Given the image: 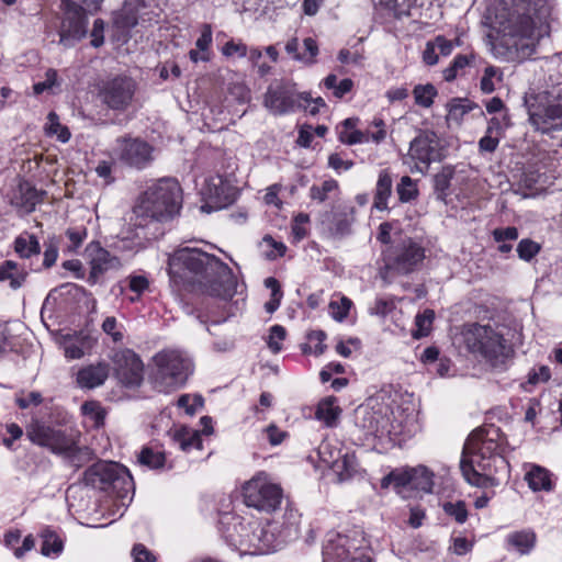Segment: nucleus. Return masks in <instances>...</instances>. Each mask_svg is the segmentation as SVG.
Here are the masks:
<instances>
[{"mask_svg": "<svg viewBox=\"0 0 562 562\" xmlns=\"http://www.w3.org/2000/svg\"><path fill=\"white\" fill-rule=\"evenodd\" d=\"M110 483V491L124 501L134 493V481L127 468L116 464Z\"/></svg>", "mask_w": 562, "mask_h": 562, "instance_id": "nucleus-27", "label": "nucleus"}, {"mask_svg": "<svg viewBox=\"0 0 562 562\" xmlns=\"http://www.w3.org/2000/svg\"><path fill=\"white\" fill-rule=\"evenodd\" d=\"M205 194L215 209H224L236 199V189L222 177L212 178L205 188Z\"/></svg>", "mask_w": 562, "mask_h": 562, "instance_id": "nucleus-19", "label": "nucleus"}, {"mask_svg": "<svg viewBox=\"0 0 562 562\" xmlns=\"http://www.w3.org/2000/svg\"><path fill=\"white\" fill-rule=\"evenodd\" d=\"M352 302L345 296H342L339 301H331L329 303V312L331 317L337 322H342L347 317Z\"/></svg>", "mask_w": 562, "mask_h": 562, "instance_id": "nucleus-50", "label": "nucleus"}, {"mask_svg": "<svg viewBox=\"0 0 562 562\" xmlns=\"http://www.w3.org/2000/svg\"><path fill=\"white\" fill-rule=\"evenodd\" d=\"M443 510L447 515L453 517L454 520L459 524H463L468 519L467 506L465 503L462 501H459L457 503H445Z\"/></svg>", "mask_w": 562, "mask_h": 562, "instance_id": "nucleus-51", "label": "nucleus"}, {"mask_svg": "<svg viewBox=\"0 0 562 562\" xmlns=\"http://www.w3.org/2000/svg\"><path fill=\"white\" fill-rule=\"evenodd\" d=\"M286 331L281 325H273L270 328V334L268 337V347L274 353L279 352L282 349V341L285 339Z\"/></svg>", "mask_w": 562, "mask_h": 562, "instance_id": "nucleus-53", "label": "nucleus"}, {"mask_svg": "<svg viewBox=\"0 0 562 562\" xmlns=\"http://www.w3.org/2000/svg\"><path fill=\"white\" fill-rule=\"evenodd\" d=\"M86 255L90 265V272L88 276V282L90 284H95L109 270H117L122 266L116 256L111 255L97 241H92L87 246Z\"/></svg>", "mask_w": 562, "mask_h": 562, "instance_id": "nucleus-17", "label": "nucleus"}, {"mask_svg": "<svg viewBox=\"0 0 562 562\" xmlns=\"http://www.w3.org/2000/svg\"><path fill=\"white\" fill-rule=\"evenodd\" d=\"M479 108V105L465 98H453L448 104L447 121L460 123L463 116L470 111Z\"/></svg>", "mask_w": 562, "mask_h": 562, "instance_id": "nucleus-36", "label": "nucleus"}, {"mask_svg": "<svg viewBox=\"0 0 562 562\" xmlns=\"http://www.w3.org/2000/svg\"><path fill=\"white\" fill-rule=\"evenodd\" d=\"M45 131L48 135H56L63 143L68 142L71 135L68 127L59 123V117L55 112L48 113Z\"/></svg>", "mask_w": 562, "mask_h": 562, "instance_id": "nucleus-41", "label": "nucleus"}, {"mask_svg": "<svg viewBox=\"0 0 562 562\" xmlns=\"http://www.w3.org/2000/svg\"><path fill=\"white\" fill-rule=\"evenodd\" d=\"M173 442L178 443L182 451L201 449L202 440L196 430L188 427H180L169 432Z\"/></svg>", "mask_w": 562, "mask_h": 562, "instance_id": "nucleus-32", "label": "nucleus"}, {"mask_svg": "<svg viewBox=\"0 0 562 562\" xmlns=\"http://www.w3.org/2000/svg\"><path fill=\"white\" fill-rule=\"evenodd\" d=\"M117 380L128 387L139 386L144 379V363L139 356L128 348L113 351L110 357Z\"/></svg>", "mask_w": 562, "mask_h": 562, "instance_id": "nucleus-15", "label": "nucleus"}, {"mask_svg": "<svg viewBox=\"0 0 562 562\" xmlns=\"http://www.w3.org/2000/svg\"><path fill=\"white\" fill-rule=\"evenodd\" d=\"M551 7L547 0H513L495 16L494 29L508 48L529 54L550 34Z\"/></svg>", "mask_w": 562, "mask_h": 562, "instance_id": "nucleus-1", "label": "nucleus"}, {"mask_svg": "<svg viewBox=\"0 0 562 562\" xmlns=\"http://www.w3.org/2000/svg\"><path fill=\"white\" fill-rule=\"evenodd\" d=\"M223 55L231 57L237 55L245 57L247 55V46L241 42L228 41L222 48Z\"/></svg>", "mask_w": 562, "mask_h": 562, "instance_id": "nucleus-61", "label": "nucleus"}, {"mask_svg": "<svg viewBox=\"0 0 562 562\" xmlns=\"http://www.w3.org/2000/svg\"><path fill=\"white\" fill-rule=\"evenodd\" d=\"M392 477L393 486L401 493L402 488H409V473L408 468L404 470H394L390 473Z\"/></svg>", "mask_w": 562, "mask_h": 562, "instance_id": "nucleus-58", "label": "nucleus"}, {"mask_svg": "<svg viewBox=\"0 0 562 562\" xmlns=\"http://www.w3.org/2000/svg\"><path fill=\"white\" fill-rule=\"evenodd\" d=\"M262 243L268 247H271L273 250L267 254L269 259H276L277 257H282L286 251V246L282 241H277L270 235H266L262 238Z\"/></svg>", "mask_w": 562, "mask_h": 562, "instance_id": "nucleus-60", "label": "nucleus"}, {"mask_svg": "<svg viewBox=\"0 0 562 562\" xmlns=\"http://www.w3.org/2000/svg\"><path fill=\"white\" fill-rule=\"evenodd\" d=\"M498 74V69L494 66H488L484 69L483 77L480 81V89L483 93L490 94L495 90L493 78Z\"/></svg>", "mask_w": 562, "mask_h": 562, "instance_id": "nucleus-57", "label": "nucleus"}, {"mask_svg": "<svg viewBox=\"0 0 562 562\" xmlns=\"http://www.w3.org/2000/svg\"><path fill=\"white\" fill-rule=\"evenodd\" d=\"M116 464L115 462L98 461L85 471L83 483L100 491H110V483Z\"/></svg>", "mask_w": 562, "mask_h": 562, "instance_id": "nucleus-20", "label": "nucleus"}, {"mask_svg": "<svg viewBox=\"0 0 562 562\" xmlns=\"http://www.w3.org/2000/svg\"><path fill=\"white\" fill-rule=\"evenodd\" d=\"M524 103L536 130L549 133L562 128V88L558 94L548 91L538 95H526Z\"/></svg>", "mask_w": 562, "mask_h": 562, "instance_id": "nucleus-6", "label": "nucleus"}, {"mask_svg": "<svg viewBox=\"0 0 562 562\" xmlns=\"http://www.w3.org/2000/svg\"><path fill=\"white\" fill-rule=\"evenodd\" d=\"M498 448L499 445L497 440L490 437V431L479 429L468 438L463 453H477L483 457H499Z\"/></svg>", "mask_w": 562, "mask_h": 562, "instance_id": "nucleus-21", "label": "nucleus"}, {"mask_svg": "<svg viewBox=\"0 0 562 562\" xmlns=\"http://www.w3.org/2000/svg\"><path fill=\"white\" fill-rule=\"evenodd\" d=\"M473 55H457L449 67H447L442 74L446 81H452L457 76L470 65Z\"/></svg>", "mask_w": 562, "mask_h": 562, "instance_id": "nucleus-43", "label": "nucleus"}, {"mask_svg": "<svg viewBox=\"0 0 562 562\" xmlns=\"http://www.w3.org/2000/svg\"><path fill=\"white\" fill-rule=\"evenodd\" d=\"M14 250L20 258L29 259L41 252V245L35 235L25 233L15 238Z\"/></svg>", "mask_w": 562, "mask_h": 562, "instance_id": "nucleus-35", "label": "nucleus"}, {"mask_svg": "<svg viewBox=\"0 0 562 562\" xmlns=\"http://www.w3.org/2000/svg\"><path fill=\"white\" fill-rule=\"evenodd\" d=\"M134 562H155V555L142 543H137L133 547L132 552Z\"/></svg>", "mask_w": 562, "mask_h": 562, "instance_id": "nucleus-63", "label": "nucleus"}, {"mask_svg": "<svg viewBox=\"0 0 562 562\" xmlns=\"http://www.w3.org/2000/svg\"><path fill=\"white\" fill-rule=\"evenodd\" d=\"M424 259L425 248L412 238H406L387 250L384 257L385 269L397 274H408Z\"/></svg>", "mask_w": 562, "mask_h": 562, "instance_id": "nucleus-9", "label": "nucleus"}, {"mask_svg": "<svg viewBox=\"0 0 562 562\" xmlns=\"http://www.w3.org/2000/svg\"><path fill=\"white\" fill-rule=\"evenodd\" d=\"M373 125L378 127V131L372 133L359 130L351 132L340 131L339 140L347 145L367 143L370 139L375 144H380L386 138L385 123L382 120H374Z\"/></svg>", "mask_w": 562, "mask_h": 562, "instance_id": "nucleus-25", "label": "nucleus"}, {"mask_svg": "<svg viewBox=\"0 0 562 562\" xmlns=\"http://www.w3.org/2000/svg\"><path fill=\"white\" fill-rule=\"evenodd\" d=\"M336 403V397H326L318 403L315 412L316 418L324 422L328 427L336 425V422L341 413V409Z\"/></svg>", "mask_w": 562, "mask_h": 562, "instance_id": "nucleus-33", "label": "nucleus"}, {"mask_svg": "<svg viewBox=\"0 0 562 562\" xmlns=\"http://www.w3.org/2000/svg\"><path fill=\"white\" fill-rule=\"evenodd\" d=\"M182 192L173 179H161L142 195L134 213L138 218L165 222L179 213Z\"/></svg>", "mask_w": 562, "mask_h": 562, "instance_id": "nucleus-3", "label": "nucleus"}, {"mask_svg": "<svg viewBox=\"0 0 562 562\" xmlns=\"http://www.w3.org/2000/svg\"><path fill=\"white\" fill-rule=\"evenodd\" d=\"M151 382L159 392L169 393L182 386L193 372L191 359L177 349H164L153 357Z\"/></svg>", "mask_w": 562, "mask_h": 562, "instance_id": "nucleus-4", "label": "nucleus"}, {"mask_svg": "<svg viewBox=\"0 0 562 562\" xmlns=\"http://www.w3.org/2000/svg\"><path fill=\"white\" fill-rule=\"evenodd\" d=\"M497 462H504L501 457H483L477 453L462 456L460 469L465 481L477 487H487L496 484L493 477Z\"/></svg>", "mask_w": 562, "mask_h": 562, "instance_id": "nucleus-12", "label": "nucleus"}, {"mask_svg": "<svg viewBox=\"0 0 562 562\" xmlns=\"http://www.w3.org/2000/svg\"><path fill=\"white\" fill-rule=\"evenodd\" d=\"M117 322L113 316L106 317L102 323V330L110 335L115 342H120L123 340V334L120 330H116Z\"/></svg>", "mask_w": 562, "mask_h": 562, "instance_id": "nucleus-64", "label": "nucleus"}, {"mask_svg": "<svg viewBox=\"0 0 562 562\" xmlns=\"http://www.w3.org/2000/svg\"><path fill=\"white\" fill-rule=\"evenodd\" d=\"M212 44V27L210 24H203L201 35L195 42L196 48L205 54H209V48Z\"/></svg>", "mask_w": 562, "mask_h": 562, "instance_id": "nucleus-59", "label": "nucleus"}, {"mask_svg": "<svg viewBox=\"0 0 562 562\" xmlns=\"http://www.w3.org/2000/svg\"><path fill=\"white\" fill-rule=\"evenodd\" d=\"M127 280L130 290L136 293L135 297H131V302H136L149 289V281L145 276H130Z\"/></svg>", "mask_w": 562, "mask_h": 562, "instance_id": "nucleus-55", "label": "nucleus"}, {"mask_svg": "<svg viewBox=\"0 0 562 562\" xmlns=\"http://www.w3.org/2000/svg\"><path fill=\"white\" fill-rule=\"evenodd\" d=\"M241 533L239 539L236 540L229 535L232 541L235 544L240 547H246L248 550H254V552L265 553L268 550V544L265 542L263 538L267 536L263 528L259 525H255L254 527L248 525L245 526L239 524Z\"/></svg>", "mask_w": 562, "mask_h": 562, "instance_id": "nucleus-23", "label": "nucleus"}, {"mask_svg": "<svg viewBox=\"0 0 562 562\" xmlns=\"http://www.w3.org/2000/svg\"><path fill=\"white\" fill-rule=\"evenodd\" d=\"M324 86L328 90H333L336 98L340 99L346 93L350 92L353 88V81L349 78H345L337 83V76L334 74L328 75L324 79Z\"/></svg>", "mask_w": 562, "mask_h": 562, "instance_id": "nucleus-40", "label": "nucleus"}, {"mask_svg": "<svg viewBox=\"0 0 562 562\" xmlns=\"http://www.w3.org/2000/svg\"><path fill=\"white\" fill-rule=\"evenodd\" d=\"M168 266L170 274L198 283L206 294L224 300L231 297L226 283L232 278V270L216 256L186 247L169 257Z\"/></svg>", "mask_w": 562, "mask_h": 562, "instance_id": "nucleus-2", "label": "nucleus"}, {"mask_svg": "<svg viewBox=\"0 0 562 562\" xmlns=\"http://www.w3.org/2000/svg\"><path fill=\"white\" fill-rule=\"evenodd\" d=\"M348 539L339 533H328L323 546L324 562H371L364 555L350 557L347 549Z\"/></svg>", "mask_w": 562, "mask_h": 562, "instance_id": "nucleus-18", "label": "nucleus"}, {"mask_svg": "<svg viewBox=\"0 0 562 562\" xmlns=\"http://www.w3.org/2000/svg\"><path fill=\"white\" fill-rule=\"evenodd\" d=\"M525 480L533 492H550L554 487L549 470L537 464H532L526 472Z\"/></svg>", "mask_w": 562, "mask_h": 562, "instance_id": "nucleus-29", "label": "nucleus"}, {"mask_svg": "<svg viewBox=\"0 0 562 562\" xmlns=\"http://www.w3.org/2000/svg\"><path fill=\"white\" fill-rule=\"evenodd\" d=\"M137 461L149 469L162 468L166 461L165 453L153 448L144 447L137 456Z\"/></svg>", "mask_w": 562, "mask_h": 562, "instance_id": "nucleus-38", "label": "nucleus"}, {"mask_svg": "<svg viewBox=\"0 0 562 562\" xmlns=\"http://www.w3.org/2000/svg\"><path fill=\"white\" fill-rule=\"evenodd\" d=\"M27 276L25 267L13 260H5L0 265V282H8L12 290L23 286Z\"/></svg>", "mask_w": 562, "mask_h": 562, "instance_id": "nucleus-28", "label": "nucleus"}, {"mask_svg": "<svg viewBox=\"0 0 562 562\" xmlns=\"http://www.w3.org/2000/svg\"><path fill=\"white\" fill-rule=\"evenodd\" d=\"M25 430L26 437L32 443L45 448L54 454L59 456L72 446L74 432L47 425L38 418H32Z\"/></svg>", "mask_w": 562, "mask_h": 562, "instance_id": "nucleus-8", "label": "nucleus"}, {"mask_svg": "<svg viewBox=\"0 0 562 562\" xmlns=\"http://www.w3.org/2000/svg\"><path fill=\"white\" fill-rule=\"evenodd\" d=\"M301 99L310 102L311 95L297 93L294 85L277 82L268 87L263 97V105L273 115H284L301 108Z\"/></svg>", "mask_w": 562, "mask_h": 562, "instance_id": "nucleus-13", "label": "nucleus"}, {"mask_svg": "<svg viewBox=\"0 0 562 562\" xmlns=\"http://www.w3.org/2000/svg\"><path fill=\"white\" fill-rule=\"evenodd\" d=\"M154 148L145 140L132 137H119L114 154L117 159L136 169H143L153 161Z\"/></svg>", "mask_w": 562, "mask_h": 562, "instance_id": "nucleus-16", "label": "nucleus"}, {"mask_svg": "<svg viewBox=\"0 0 562 562\" xmlns=\"http://www.w3.org/2000/svg\"><path fill=\"white\" fill-rule=\"evenodd\" d=\"M41 537L43 539L41 551L44 555L58 554L63 551V541L54 530L46 528Z\"/></svg>", "mask_w": 562, "mask_h": 562, "instance_id": "nucleus-39", "label": "nucleus"}, {"mask_svg": "<svg viewBox=\"0 0 562 562\" xmlns=\"http://www.w3.org/2000/svg\"><path fill=\"white\" fill-rule=\"evenodd\" d=\"M60 9L64 19L59 30V43L70 47L87 35L86 10L75 0H60Z\"/></svg>", "mask_w": 562, "mask_h": 562, "instance_id": "nucleus-11", "label": "nucleus"}, {"mask_svg": "<svg viewBox=\"0 0 562 562\" xmlns=\"http://www.w3.org/2000/svg\"><path fill=\"white\" fill-rule=\"evenodd\" d=\"M15 403L21 409H26L31 406H38L43 403V396L37 391L29 393L21 392L15 397Z\"/></svg>", "mask_w": 562, "mask_h": 562, "instance_id": "nucleus-54", "label": "nucleus"}, {"mask_svg": "<svg viewBox=\"0 0 562 562\" xmlns=\"http://www.w3.org/2000/svg\"><path fill=\"white\" fill-rule=\"evenodd\" d=\"M45 194V191L37 190L30 182L23 181L19 184L13 201L22 211L31 213L37 204L43 202Z\"/></svg>", "mask_w": 562, "mask_h": 562, "instance_id": "nucleus-26", "label": "nucleus"}, {"mask_svg": "<svg viewBox=\"0 0 562 562\" xmlns=\"http://www.w3.org/2000/svg\"><path fill=\"white\" fill-rule=\"evenodd\" d=\"M136 82L127 76H116L102 82L99 97L109 109L123 112L133 102Z\"/></svg>", "mask_w": 562, "mask_h": 562, "instance_id": "nucleus-14", "label": "nucleus"}, {"mask_svg": "<svg viewBox=\"0 0 562 562\" xmlns=\"http://www.w3.org/2000/svg\"><path fill=\"white\" fill-rule=\"evenodd\" d=\"M396 193L402 203H408L418 198L417 183L409 176H403L396 186Z\"/></svg>", "mask_w": 562, "mask_h": 562, "instance_id": "nucleus-37", "label": "nucleus"}, {"mask_svg": "<svg viewBox=\"0 0 562 562\" xmlns=\"http://www.w3.org/2000/svg\"><path fill=\"white\" fill-rule=\"evenodd\" d=\"M537 540L536 532L530 528L515 530L505 537V549L519 555H528L536 548Z\"/></svg>", "mask_w": 562, "mask_h": 562, "instance_id": "nucleus-22", "label": "nucleus"}, {"mask_svg": "<svg viewBox=\"0 0 562 562\" xmlns=\"http://www.w3.org/2000/svg\"><path fill=\"white\" fill-rule=\"evenodd\" d=\"M467 349L480 355L493 368H503L510 355L503 335L490 325L471 324L462 331Z\"/></svg>", "mask_w": 562, "mask_h": 562, "instance_id": "nucleus-5", "label": "nucleus"}, {"mask_svg": "<svg viewBox=\"0 0 562 562\" xmlns=\"http://www.w3.org/2000/svg\"><path fill=\"white\" fill-rule=\"evenodd\" d=\"M551 378V371L548 366L532 368L527 376V382L531 385L548 382Z\"/></svg>", "mask_w": 562, "mask_h": 562, "instance_id": "nucleus-56", "label": "nucleus"}, {"mask_svg": "<svg viewBox=\"0 0 562 562\" xmlns=\"http://www.w3.org/2000/svg\"><path fill=\"white\" fill-rule=\"evenodd\" d=\"M452 178L453 169L450 167L442 168V170L434 177V188L438 193V198L445 199L446 192L450 187Z\"/></svg>", "mask_w": 562, "mask_h": 562, "instance_id": "nucleus-46", "label": "nucleus"}, {"mask_svg": "<svg viewBox=\"0 0 562 562\" xmlns=\"http://www.w3.org/2000/svg\"><path fill=\"white\" fill-rule=\"evenodd\" d=\"M407 157L420 172L426 171L432 162L441 161L445 154L437 134L429 130L420 131L411 140Z\"/></svg>", "mask_w": 562, "mask_h": 562, "instance_id": "nucleus-10", "label": "nucleus"}, {"mask_svg": "<svg viewBox=\"0 0 562 562\" xmlns=\"http://www.w3.org/2000/svg\"><path fill=\"white\" fill-rule=\"evenodd\" d=\"M82 413L93 422L94 427H100L104 423L105 412L98 402H86L81 406Z\"/></svg>", "mask_w": 562, "mask_h": 562, "instance_id": "nucleus-49", "label": "nucleus"}, {"mask_svg": "<svg viewBox=\"0 0 562 562\" xmlns=\"http://www.w3.org/2000/svg\"><path fill=\"white\" fill-rule=\"evenodd\" d=\"M409 488L430 493L432 490V473L423 465L408 468Z\"/></svg>", "mask_w": 562, "mask_h": 562, "instance_id": "nucleus-34", "label": "nucleus"}, {"mask_svg": "<svg viewBox=\"0 0 562 562\" xmlns=\"http://www.w3.org/2000/svg\"><path fill=\"white\" fill-rule=\"evenodd\" d=\"M392 177L387 169L379 172L378 181L374 190L373 206L379 211L389 209L387 200L392 194Z\"/></svg>", "mask_w": 562, "mask_h": 562, "instance_id": "nucleus-30", "label": "nucleus"}, {"mask_svg": "<svg viewBox=\"0 0 562 562\" xmlns=\"http://www.w3.org/2000/svg\"><path fill=\"white\" fill-rule=\"evenodd\" d=\"M78 439L79 434L74 432L72 446L67 451L59 453V456L64 457L67 462L75 468H80L93 459V451L88 447H80Z\"/></svg>", "mask_w": 562, "mask_h": 562, "instance_id": "nucleus-31", "label": "nucleus"}, {"mask_svg": "<svg viewBox=\"0 0 562 562\" xmlns=\"http://www.w3.org/2000/svg\"><path fill=\"white\" fill-rule=\"evenodd\" d=\"M45 80L37 82L33 86L35 94H41L45 90L52 89L57 83V72L54 69H48L45 75Z\"/></svg>", "mask_w": 562, "mask_h": 562, "instance_id": "nucleus-62", "label": "nucleus"}, {"mask_svg": "<svg viewBox=\"0 0 562 562\" xmlns=\"http://www.w3.org/2000/svg\"><path fill=\"white\" fill-rule=\"evenodd\" d=\"M338 189V182L329 179L325 180L321 186H312L310 189V198L318 203L327 200L328 194Z\"/></svg>", "mask_w": 562, "mask_h": 562, "instance_id": "nucleus-45", "label": "nucleus"}, {"mask_svg": "<svg viewBox=\"0 0 562 562\" xmlns=\"http://www.w3.org/2000/svg\"><path fill=\"white\" fill-rule=\"evenodd\" d=\"M334 467L340 480H347L356 472V458L352 454L346 453L335 461Z\"/></svg>", "mask_w": 562, "mask_h": 562, "instance_id": "nucleus-48", "label": "nucleus"}, {"mask_svg": "<svg viewBox=\"0 0 562 562\" xmlns=\"http://www.w3.org/2000/svg\"><path fill=\"white\" fill-rule=\"evenodd\" d=\"M304 52L301 54H295L294 59L302 61L305 65H313L316 63V56L318 55V45L316 41L312 37H306L303 40Z\"/></svg>", "mask_w": 562, "mask_h": 562, "instance_id": "nucleus-44", "label": "nucleus"}, {"mask_svg": "<svg viewBox=\"0 0 562 562\" xmlns=\"http://www.w3.org/2000/svg\"><path fill=\"white\" fill-rule=\"evenodd\" d=\"M110 367L105 362L89 364L77 373V383L82 389H94L102 385L109 376Z\"/></svg>", "mask_w": 562, "mask_h": 562, "instance_id": "nucleus-24", "label": "nucleus"}, {"mask_svg": "<svg viewBox=\"0 0 562 562\" xmlns=\"http://www.w3.org/2000/svg\"><path fill=\"white\" fill-rule=\"evenodd\" d=\"M540 251V245L529 238L521 239L517 246L518 257L530 261Z\"/></svg>", "mask_w": 562, "mask_h": 562, "instance_id": "nucleus-52", "label": "nucleus"}, {"mask_svg": "<svg viewBox=\"0 0 562 562\" xmlns=\"http://www.w3.org/2000/svg\"><path fill=\"white\" fill-rule=\"evenodd\" d=\"M435 318V313L431 310H425L422 314H417L415 317V324L417 330L413 334L415 338L425 337L431 329V324Z\"/></svg>", "mask_w": 562, "mask_h": 562, "instance_id": "nucleus-47", "label": "nucleus"}, {"mask_svg": "<svg viewBox=\"0 0 562 562\" xmlns=\"http://www.w3.org/2000/svg\"><path fill=\"white\" fill-rule=\"evenodd\" d=\"M244 502L248 507L271 513L279 508L282 501L281 487L272 483L267 474L259 473L245 483Z\"/></svg>", "mask_w": 562, "mask_h": 562, "instance_id": "nucleus-7", "label": "nucleus"}, {"mask_svg": "<svg viewBox=\"0 0 562 562\" xmlns=\"http://www.w3.org/2000/svg\"><path fill=\"white\" fill-rule=\"evenodd\" d=\"M415 103L423 106L429 108L434 103V98L437 95L436 88L430 85H418L413 90Z\"/></svg>", "mask_w": 562, "mask_h": 562, "instance_id": "nucleus-42", "label": "nucleus"}]
</instances>
